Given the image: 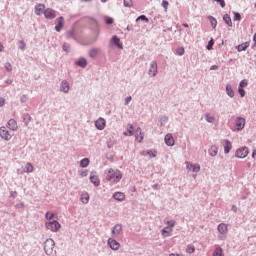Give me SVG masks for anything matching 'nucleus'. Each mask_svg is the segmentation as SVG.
<instances>
[{"label":"nucleus","mask_w":256,"mask_h":256,"mask_svg":"<svg viewBox=\"0 0 256 256\" xmlns=\"http://www.w3.org/2000/svg\"><path fill=\"white\" fill-rule=\"evenodd\" d=\"M63 49H64V51L68 52L69 51V44L65 43L63 45Z\"/></svg>","instance_id":"nucleus-49"},{"label":"nucleus","mask_w":256,"mask_h":256,"mask_svg":"<svg viewBox=\"0 0 256 256\" xmlns=\"http://www.w3.org/2000/svg\"><path fill=\"white\" fill-rule=\"evenodd\" d=\"M24 48H25V44H24V42L21 41L20 42V49L23 50Z\"/></svg>","instance_id":"nucleus-53"},{"label":"nucleus","mask_w":256,"mask_h":256,"mask_svg":"<svg viewBox=\"0 0 256 256\" xmlns=\"http://www.w3.org/2000/svg\"><path fill=\"white\" fill-rule=\"evenodd\" d=\"M157 72H158L157 62L152 61L151 66H150V70H149V75L152 76V77H155V75H157Z\"/></svg>","instance_id":"nucleus-15"},{"label":"nucleus","mask_w":256,"mask_h":256,"mask_svg":"<svg viewBox=\"0 0 256 256\" xmlns=\"http://www.w3.org/2000/svg\"><path fill=\"white\" fill-rule=\"evenodd\" d=\"M248 47H250V43L249 42L242 43V44L237 46V51L238 52L246 51L248 49Z\"/></svg>","instance_id":"nucleus-24"},{"label":"nucleus","mask_w":256,"mask_h":256,"mask_svg":"<svg viewBox=\"0 0 256 256\" xmlns=\"http://www.w3.org/2000/svg\"><path fill=\"white\" fill-rule=\"evenodd\" d=\"M57 26H55V31L60 32L64 27V18L59 17L56 21Z\"/></svg>","instance_id":"nucleus-20"},{"label":"nucleus","mask_w":256,"mask_h":256,"mask_svg":"<svg viewBox=\"0 0 256 256\" xmlns=\"http://www.w3.org/2000/svg\"><path fill=\"white\" fill-rule=\"evenodd\" d=\"M226 93H227L228 97H231V98L234 97V90L231 88V86L229 84H227V86H226Z\"/></svg>","instance_id":"nucleus-29"},{"label":"nucleus","mask_w":256,"mask_h":256,"mask_svg":"<svg viewBox=\"0 0 256 256\" xmlns=\"http://www.w3.org/2000/svg\"><path fill=\"white\" fill-rule=\"evenodd\" d=\"M223 20H224V22H226L228 27H231L233 25V23L231 22V18L229 16V14H224Z\"/></svg>","instance_id":"nucleus-30"},{"label":"nucleus","mask_w":256,"mask_h":256,"mask_svg":"<svg viewBox=\"0 0 256 256\" xmlns=\"http://www.w3.org/2000/svg\"><path fill=\"white\" fill-rule=\"evenodd\" d=\"M113 198L118 202H123L126 200V195L123 192H116L113 194Z\"/></svg>","instance_id":"nucleus-18"},{"label":"nucleus","mask_w":256,"mask_h":256,"mask_svg":"<svg viewBox=\"0 0 256 256\" xmlns=\"http://www.w3.org/2000/svg\"><path fill=\"white\" fill-rule=\"evenodd\" d=\"M5 105V99L0 98V107H3Z\"/></svg>","instance_id":"nucleus-51"},{"label":"nucleus","mask_w":256,"mask_h":256,"mask_svg":"<svg viewBox=\"0 0 256 256\" xmlns=\"http://www.w3.org/2000/svg\"><path fill=\"white\" fill-rule=\"evenodd\" d=\"M45 219H47V222H45L47 230H50L51 232H58V230H60L61 225L60 222L55 219L54 212L45 213Z\"/></svg>","instance_id":"nucleus-1"},{"label":"nucleus","mask_w":256,"mask_h":256,"mask_svg":"<svg viewBox=\"0 0 256 256\" xmlns=\"http://www.w3.org/2000/svg\"><path fill=\"white\" fill-rule=\"evenodd\" d=\"M105 22L107 25H111V24H113V19L110 17H106Z\"/></svg>","instance_id":"nucleus-46"},{"label":"nucleus","mask_w":256,"mask_h":256,"mask_svg":"<svg viewBox=\"0 0 256 256\" xmlns=\"http://www.w3.org/2000/svg\"><path fill=\"white\" fill-rule=\"evenodd\" d=\"M3 51V45H2V43H0V52H2Z\"/></svg>","instance_id":"nucleus-59"},{"label":"nucleus","mask_w":256,"mask_h":256,"mask_svg":"<svg viewBox=\"0 0 256 256\" xmlns=\"http://www.w3.org/2000/svg\"><path fill=\"white\" fill-rule=\"evenodd\" d=\"M54 247H55V242L53 239L45 240V243H44L45 254H47V255L53 254Z\"/></svg>","instance_id":"nucleus-3"},{"label":"nucleus","mask_w":256,"mask_h":256,"mask_svg":"<svg viewBox=\"0 0 256 256\" xmlns=\"http://www.w3.org/2000/svg\"><path fill=\"white\" fill-rule=\"evenodd\" d=\"M217 147L216 146H212L210 147L209 149V155L212 156V157H216L217 156Z\"/></svg>","instance_id":"nucleus-31"},{"label":"nucleus","mask_w":256,"mask_h":256,"mask_svg":"<svg viewBox=\"0 0 256 256\" xmlns=\"http://www.w3.org/2000/svg\"><path fill=\"white\" fill-rule=\"evenodd\" d=\"M125 135L130 137L134 135L133 125H128L127 132L125 133Z\"/></svg>","instance_id":"nucleus-32"},{"label":"nucleus","mask_w":256,"mask_h":256,"mask_svg":"<svg viewBox=\"0 0 256 256\" xmlns=\"http://www.w3.org/2000/svg\"><path fill=\"white\" fill-rule=\"evenodd\" d=\"M35 15H37V16H41V15H43V13L44 12H46V5H44V4H37V5H35Z\"/></svg>","instance_id":"nucleus-9"},{"label":"nucleus","mask_w":256,"mask_h":256,"mask_svg":"<svg viewBox=\"0 0 256 256\" xmlns=\"http://www.w3.org/2000/svg\"><path fill=\"white\" fill-rule=\"evenodd\" d=\"M88 165H89V159L88 158L80 160V168H86V167H88Z\"/></svg>","instance_id":"nucleus-33"},{"label":"nucleus","mask_w":256,"mask_h":256,"mask_svg":"<svg viewBox=\"0 0 256 256\" xmlns=\"http://www.w3.org/2000/svg\"><path fill=\"white\" fill-rule=\"evenodd\" d=\"M213 256H225V255L223 254L222 248L218 247L216 248V250H214Z\"/></svg>","instance_id":"nucleus-34"},{"label":"nucleus","mask_w":256,"mask_h":256,"mask_svg":"<svg viewBox=\"0 0 256 256\" xmlns=\"http://www.w3.org/2000/svg\"><path fill=\"white\" fill-rule=\"evenodd\" d=\"M34 171V166L31 165L30 163H27L26 166L24 167V173H33Z\"/></svg>","instance_id":"nucleus-27"},{"label":"nucleus","mask_w":256,"mask_h":256,"mask_svg":"<svg viewBox=\"0 0 256 256\" xmlns=\"http://www.w3.org/2000/svg\"><path fill=\"white\" fill-rule=\"evenodd\" d=\"M107 245H109L110 249L114 250V251H118L120 248V244L119 242H117L116 240L110 238L109 240H107Z\"/></svg>","instance_id":"nucleus-11"},{"label":"nucleus","mask_w":256,"mask_h":256,"mask_svg":"<svg viewBox=\"0 0 256 256\" xmlns=\"http://www.w3.org/2000/svg\"><path fill=\"white\" fill-rule=\"evenodd\" d=\"M215 45V42H213V39L209 41V44H207V50H212L213 46Z\"/></svg>","instance_id":"nucleus-44"},{"label":"nucleus","mask_w":256,"mask_h":256,"mask_svg":"<svg viewBox=\"0 0 256 256\" xmlns=\"http://www.w3.org/2000/svg\"><path fill=\"white\" fill-rule=\"evenodd\" d=\"M217 231L220 235H226L228 232L227 225L225 223H221L217 226Z\"/></svg>","instance_id":"nucleus-21"},{"label":"nucleus","mask_w":256,"mask_h":256,"mask_svg":"<svg viewBox=\"0 0 256 256\" xmlns=\"http://www.w3.org/2000/svg\"><path fill=\"white\" fill-rule=\"evenodd\" d=\"M124 7H133L132 0H124Z\"/></svg>","instance_id":"nucleus-40"},{"label":"nucleus","mask_w":256,"mask_h":256,"mask_svg":"<svg viewBox=\"0 0 256 256\" xmlns=\"http://www.w3.org/2000/svg\"><path fill=\"white\" fill-rule=\"evenodd\" d=\"M224 153L229 154L232 148L231 142L229 140H223Z\"/></svg>","instance_id":"nucleus-22"},{"label":"nucleus","mask_w":256,"mask_h":256,"mask_svg":"<svg viewBox=\"0 0 256 256\" xmlns=\"http://www.w3.org/2000/svg\"><path fill=\"white\" fill-rule=\"evenodd\" d=\"M255 7H256V3H255Z\"/></svg>","instance_id":"nucleus-64"},{"label":"nucleus","mask_w":256,"mask_h":256,"mask_svg":"<svg viewBox=\"0 0 256 256\" xmlns=\"http://www.w3.org/2000/svg\"><path fill=\"white\" fill-rule=\"evenodd\" d=\"M0 137H2L4 141H10L12 139V134L6 130V127H0Z\"/></svg>","instance_id":"nucleus-6"},{"label":"nucleus","mask_w":256,"mask_h":256,"mask_svg":"<svg viewBox=\"0 0 256 256\" xmlns=\"http://www.w3.org/2000/svg\"><path fill=\"white\" fill-rule=\"evenodd\" d=\"M76 65L84 68L86 66V60L85 58H80L78 62H76Z\"/></svg>","instance_id":"nucleus-36"},{"label":"nucleus","mask_w":256,"mask_h":256,"mask_svg":"<svg viewBox=\"0 0 256 256\" xmlns=\"http://www.w3.org/2000/svg\"><path fill=\"white\" fill-rule=\"evenodd\" d=\"M247 86H248V81L246 79L240 82L238 86V94H240L241 97L246 96V91L244 90V88Z\"/></svg>","instance_id":"nucleus-7"},{"label":"nucleus","mask_w":256,"mask_h":256,"mask_svg":"<svg viewBox=\"0 0 256 256\" xmlns=\"http://www.w3.org/2000/svg\"><path fill=\"white\" fill-rule=\"evenodd\" d=\"M217 69H219V66L217 65H213L212 67H210V71H215Z\"/></svg>","instance_id":"nucleus-50"},{"label":"nucleus","mask_w":256,"mask_h":256,"mask_svg":"<svg viewBox=\"0 0 256 256\" xmlns=\"http://www.w3.org/2000/svg\"><path fill=\"white\" fill-rule=\"evenodd\" d=\"M16 195H17V192H16V191H13V192H12V196H13V197H16Z\"/></svg>","instance_id":"nucleus-57"},{"label":"nucleus","mask_w":256,"mask_h":256,"mask_svg":"<svg viewBox=\"0 0 256 256\" xmlns=\"http://www.w3.org/2000/svg\"><path fill=\"white\" fill-rule=\"evenodd\" d=\"M144 155H150L151 157H157V152L150 150L147 153L145 152Z\"/></svg>","instance_id":"nucleus-42"},{"label":"nucleus","mask_w":256,"mask_h":256,"mask_svg":"<svg viewBox=\"0 0 256 256\" xmlns=\"http://www.w3.org/2000/svg\"><path fill=\"white\" fill-rule=\"evenodd\" d=\"M185 53V49L180 47L178 49H176V54H178V56H183Z\"/></svg>","instance_id":"nucleus-39"},{"label":"nucleus","mask_w":256,"mask_h":256,"mask_svg":"<svg viewBox=\"0 0 256 256\" xmlns=\"http://www.w3.org/2000/svg\"><path fill=\"white\" fill-rule=\"evenodd\" d=\"M183 27L188 28L189 25L188 24H183Z\"/></svg>","instance_id":"nucleus-60"},{"label":"nucleus","mask_w":256,"mask_h":256,"mask_svg":"<svg viewBox=\"0 0 256 256\" xmlns=\"http://www.w3.org/2000/svg\"><path fill=\"white\" fill-rule=\"evenodd\" d=\"M186 169L192 171L193 173H198L201 171V166L199 164H192L191 162H186Z\"/></svg>","instance_id":"nucleus-8"},{"label":"nucleus","mask_w":256,"mask_h":256,"mask_svg":"<svg viewBox=\"0 0 256 256\" xmlns=\"http://www.w3.org/2000/svg\"><path fill=\"white\" fill-rule=\"evenodd\" d=\"M95 127L99 129L100 131L104 130L106 127V121L103 118H99L95 122Z\"/></svg>","instance_id":"nucleus-14"},{"label":"nucleus","mask_w":256,"mask_h":256,"mask_svg":"<svg viewBox=\"0 0 256 256\" xmlns=\"http://www.w3.org/2000/svg\"><path fill=\"white\" fill-rule=\"evenodd\" d=\"M249 154L248 147H240L235 151V157L238 159H246Z\"/></svg>","instance_id":"nucleus-4"},{"label":"nucleus","mask_w":256,"mask_h":256,"mask_svg":"<svg viewBox=\"0 0 256 256\" xmlns=\"http://www.w3.org/2000/svg\"><path fill=\"white\" fill-rule=\"evenodd\" d=\"M165 144L168 147H173L175 145V140L172 134H166L165 136Z\"/></svg>","instance_id":"nucleus-16"},{"label":"nucleus","mask_w":256,"mask_h":256,"mask_svg":"<svg viewBox=\"0 0 256 256\" xmlns=\"http://www.w3.org/2000/svg\"><path fill=\"white\" fill-rule=\"evenodd\" d=\"M103 3L107 2L108 0H101Z\"/></svg>","instance_id":"nucleus-61"},{"label":"nucleus","mask_w":256,"mask_h":256,"mask_svg":"<svg viewBox=\"0 0 256 256\" xmlns=\"http://www.w3.org/2000/svg\"><path fill=\"white\" fill-rule=\"evenodd\" d=\"M120 232H122V225H119V224L114 225V228H113V230H112L113 236H114V237H118L119 234H120Z\"/></svg>","instance_id":"nucleus-23"},{"label":"nucleus","mask_w":256,"mask_h":256,"mask_svg":"<svg viewBox=\"0 0 256 256\" xmlns=\"http://www.w3.org/2000/svg\"><path fill=\"white\" fill-rule=\"evenodd\" d=\"M234 20L235 21H240L241 20V15L239 13L234 14Z\"/></svg>","instance_id":"nucleus-47"},{"label":"nucleus","mask_w":256,"mask_h":256,"mask_svg":"<svg viewBox=\"0 0 256 256\" xmlns=\"http://www.w3.org/2000/svg\"><path fill=\"white\" fill-rule=\"evenodd\" d=\"M209 20H210V23H212L213 29H216V27H217V21H216L215 17L210 16V17H209Z\"/></svg>","instance_id":"nucleus-37"},{"label":"nucleus","mask_w":256,"mask_h":256,"mask_svg":"<svg viewBox=\"0 0 256 256\" xmlns=\"http://www.w3.org/2000/svg\"><path fill=\"white\" fill-rule=\"evenodd\" d=\"M90 182H92L93 185H95L96 187L101 184V181L99 180V177L95 172H92V174H90Z\"/></svg>","instance_id":"nucleus-17"},{"label":"nucleus","mask_w":256,"mask_h":256,"mask_svg":"<svg viewBox=\"0 0 256 256\" xmlns=\"http://www.w3.org/2000/svg\"><path fill=\"white\" fill-rule=\"evenodd\" d=\"M61 91L64 93H68L69 91V83L67 81H62L61 83Z\"/></svg>","instance_id":"nucleus-26"},{"label":"nucleus","mask_w":256,"mask_h":256,"mask_svg":"<svg viewBox=\"0 0 256 256\" xmlns=\"http://www.w3.org/2000/svg\"><path fill=\"white\" fill-rule=\"evenodd\" d=\"M251 166V164L250 163H248V167H250Z\"/></svg>","instance_id":"nucleus-62"},{"label":"nucleus","mask_w":256,"mask_h":256,"mask_svg":"<svg viewBox=\"0 0 256 256\" xmlns=\"http://www.w3.org/2000/svg\"><path fill=\"white\" fill-rule=\"evenodd\" d=\"M130 101H131V96L126 98V105H129Z\"/></svg>","instance_id":"nucleus-54"},{"label":"nucleus","mask_w":256,"mask_h":256,"mask_svg":"<svg viewBox=\"0 0 256 256\" xmlns=\"http://www.w3.org/2000/svg\"><path fill=\"white\" fill-rule=\"evenodd\" d=\"M80 201H82L83 204H88L89 194L88 193H83L82 196H80Z\"/></svg>","instance_id":"nucleus-28"},{"label":"nucleus","mask_w":256,"mask_h":256,"mask_svg":"<svg viewBox=\"0 0 256 256\" xmlns=\"http://www.w3.org/2000/svg\"><path fill=\"white\" fill-rule=\"evenodd\" d=\"M220 239H222V236H219Z\"/></svg>","instance_id":"nucleus-63"},{"label":"nucleus","mask_w":256,"mask_h":256,"mask_svg":"<svg viewBox=\"0 0 256 256\" xmlns=\"http://www.w3.org/2000/svg\"><path fill=\"white\" fill-rule=\"evenodd\" d=\"M80 176L86 177V176H88V173L86 171H82V172H80Z\"/></svg>","instance_id":"nucleus-52"},{"label":"nucleus","mask_w":256,"mask_h":256,"mask_svg":"<svg viewBox=\"0 0 256 256\" xmlns=\"http://www.w3.org/2000/svg\"><path fill=\"white\" fill-rule=\"evenodd\" d=\"M186 252H188V254H193V252H195V247L188 246V248L186 249Z\"/></svg>","instance_id":"nucleus-45"},{"label":"nucleus","mask_w":256,"mask_h":256,"mask_svg":"<svg viewBox=\"0 0 256 256\" xmlns=\"http://www.w3.org/2000/svg\"><path fill=\"white\" fill-rule=\"evenodd\" d=\"M42 15H44L45 19H50V20L56 17L55 10L51 8H47V10H45V12L42 13Z\"/></svg>","instance_id":"nucleus-12"},{"label":"nucleus","mask_w":256,"mask_h":256,"mask_svg":"<svg viewBox=\"0 0 256 256\" xmlns=\"http://www.w3.org/2000/svg\"><path fill=\"white\" fill-rule=\"evenodd\" d=\"M107 180L119 183L122 180V172L113 169L107 170Z\"/></svg>","instance_id":"nucleus-2"},{"label":"nucleus","mask_w":256,"mask_h":256,"mask_svg":"<svg viewBox=\"0 0 256 256\" xmlns=\"http://www.w3.org/2000/svg\"><path fill=\"white\" fill-rule=\"evenodd\" d=\"M98 53H99L98 49H92V50L89 51V56H90V58L93 59L96 56H98Z\"/></svg>","instance_id":"nucleus-35"},{"label":"nucleus","mask_w":256,"mask_h":256,"mask_svg":"<svg viewBox=\"0 0 256 256\" xmlns=\"http://www.w3.org/2000/svg\"><path fill=\"white\" fill-rule=\"evenodd\" d=\"M246 126V119L245 118H237L235 121V127H237V131H241Z\"/></svg>","instance_id":"nucleus-10"},{"label":"nucleus","mask_w":256,"mask_h":256,"mask_svg":"<svg viewBox=\"0 0 256 256\" xmlns=\"http://www.w3.org/2000/svg\"><path fill=\"white\" fill-rule=\"evenodd\" d=\"M7 128H9L10 130H12L13 132H16L18 127H17V122L15 119H10L7 122Z\"/></svg>","instance_id":"nucleus-19"},{"label":"nucleus","mask_w":256,"mask_h":256,"mask_svg":"<svg viewBox=\"0 0 256 256\" xmlns=\"http://www.w3.org/2000/svg\"><path fill=\"white\" fill-rule=\"evenodd\" d=\"M169 2L167 0H162V7H164V11L168 12Z\"/></svg>","instance_id":"nucleus-38"},{"label":"nucleus","mask_w":256,"mask_h":256,"mask_svg":"<svg viewBox=\"0 0 256 256\" xmlns=\"http://www.w3.org/2000/svg\"><path fill=\"white\" fill-rule=\"evenodd\" d=\"M253 41H254L255 44H256V33H255L254 36H253Z\"/></svg>","instance_id":"nucleus-58"},{"label":"nucleus","mask_w":256,"mask_h":256,"mask_svg":"<svg viewBox=\"0 0 256 256\" xmlns=\"http://www.w3.org/2000/svg\"><path fill=\"white\" fill-rule=\"evenodd\" d=\"M145 21V22H148V18L145 16V15H141L140 17L137 18L136 22H139V21Z\"/></svg>","instance_id":"nucleus-43"},{"label":"nucleus","mask_w":256,"mask_h":256,"mask_svg":"<svg viewBox=\"0 0 256 256\" xmlns=\"http://www.w3.org/2000/svg\"><path fill=\"white\" fill-rule=\"evenodd\" d=\"M166 224H168V227H165L164 230H162V236L170 237L172 235V228L175 227V220L168 221Z\"/></svg>","instance_id":"nucleus-5"},{"label":"nucleus","mask_w":256,"mask_h":256,"mask_svg":"<svg viewBox=\"0 0 256 256\" xmlns=\"http://www.w3.org/2000/svg\"><path fill=\"white\" fill-rule=\"evenodd\" d=\"M4 68H6V71H12V65L7 63L6 65H4Z\"/></svg>","instance_id":"nucleus-48"},{"label":"nucleus","mask_w":256,"mask_h":256,"mask_svg":"<svg viewBox=\"0 0 256 256\" xmlns=\"http://www.w3.org/2000/svg\"><path fill=\"white\" fill-rule=\"evenodd\" d=\"M144 139V133L141 131V128L138 127L137 130H135V141L138 143H142Z\"/></svg>","instance_id":"nucleus-13"},{"label":"nucleus","mask_w":256,"mask_h":256,"mask_svg":"<svg viewBox=\"0 0 256 256\" xmlns=\"http://www.w3.org/2000/svg\"><path fill=\"white\" fill-rule=\"evenodd\" d=\"M255 156H256V150H254V151L252 152V159H255Z\"/></svg>","instance_id":"nucleus-56"},{"label":"nucleus","mask_w":256,"mask_h":256,"mask_svg":"<svg viewBox=\"0 0 256 256\" xmlns=\"http://www.w3.org/2000/svg\"><path fill=\"white\" fill-rule=\"evenodd\" d=\"M206 121L209 123H214L215 122V118H213V116H210L209 114H206Z\"/></svg>","instance_id":"nucleus-41"},{"label":"nucleus","mask_w":256,"mask_h":256,"mask_svg":"<svg viewBox=\"0 0 256 256\" xmlns=\"http://www.w3.org/2000/svg\"><path fill=\"white\" fill-rule=\"evenodd\" d=\"M112 42L118 49H123V45L120 43V39L117 36L112 37Z\"/></svg>","instance_id":"nucleus-25"},{"label":"nucleus","mask_w":256,"mask_h":256,"mask_svg":"<svg viewBox=\"0 0 256 256\" xmlns=\"http://www.w3.org/2000/svg\"><path fill=\"white\" fill-rule=\"evenodd\" d=\"M169 256H184V255L172 253V254H169Z\"/></svg>","instance_id":"nucleus-55"}]
</instances>
